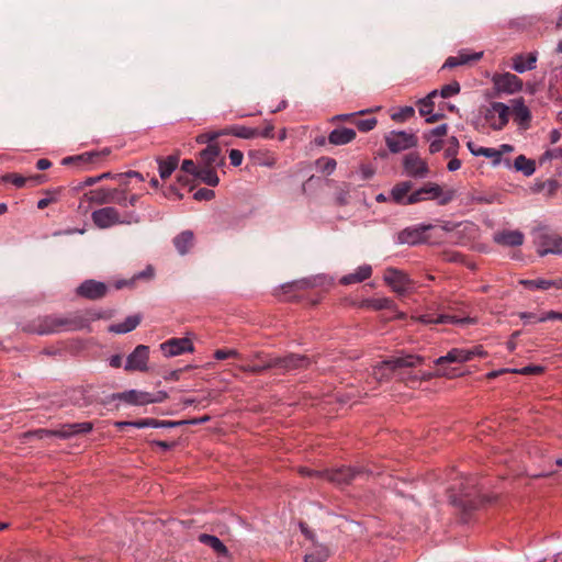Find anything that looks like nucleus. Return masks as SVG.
I'll return each instance as SVG.
<instances>
[{
	"mask_svg": "<svg viewBox=\"0 0 562 562\" xmlns=\"http://www.w3.org/2000/svg\"><path fill=\"white\" fill-rule=\"evenodd\" d=\"M127 193L123 188H97L86 192L79 200L78 209L87 213L92 204L106 205L117 204L126 207Z\"/></svg>",
	"mask_w": 562,
	"mask_h": 562,
	"instance_id": "1",
	"label": "nucleus"
},
{
	"mask_svg": "<svg viewBox=\"0 0 562 562\" xmlns=\"http://www.w3.org/2000/svg\"><path fill=\"white\" fill-rule=\"evenodd\" d=\"M92 223L100 229H105L114 225L137 223L138 218L134 212L122 215L114 206H104L91 213Z\"/></svg>",
	"mask_w": 562,
	"mask_h": 562,
	"instance_id": "2",
	"label": "nucleus"
},
{
	"mask_svg": "<svg viewBox=\"0 0 562 562\" xmlns=\"http://www.w3.org/2000/svg\"><path fill=\"white\" fill-rule=\"evenodd\" d=\"M102 317V312L94 310L78 311L68 315H58L59 333L89 329L91 322Z\"/></svg>",
	"mask_w": 562,
	"mask_h": 562,
	"instance_id": "3",
	"label": "nucleus"
},
{
	"mask_svg": "<svg viewBox=\"0 0 562 562\" xmlns=\"http://www.w3.org/2000/svg\"><path fill=\"white\" fill-rule=\"evenodd\" d=\"M423 357L417 355H404L391 357L383 360L379 366L374 368V376L378 380H389L391 373L396 372L403 368H413L423 363Z\"/></svg>",
	"mask_w": 562,
	"mask_h": 562,
	"instance_id": "4",
	"label": "nucleus"
},
{
	"mask_svg": "<svg viewBox=\"0 0 562 562\" xmlns=\"http://www.w3.org/2000/svg\"><path fill=\"white\" fill-rule=\"evenodd\" d=\"M454 195V190L443 191L438 183L427 182L408 195L407 203L416 204L423 201L437 200L439 205H446Z\"/></svg>",
	"mask_w": 562,
	"mask_h": 562,
	"instance_id": "5",
	"label": "nucleus"
},
{
	"mask_svg": "<svg viewBox=\"0 0 562 562\" xmlns=\"http://www.w3.org/2000/svg\"><path fill=\"white\" fill-rule=\"evenodd\" d=\"M535 244L540 257H544L548 254H562V237L546 227H539L536 231Z\"/></svg>",
	"mask_w": 562,
	"mask_h": 562,
	"instance_id": "6",
	"label": "nucleus"
},
{
	"mask_svg": "<svg viewBox=\"0 0 562 562\" xmlns=\"http://www.w3.org/2000/svg\"><path fill=\"white\" fill-rule=\"evenodd\" d=\"M459 496H454L452 503L468 509H475L484 503V498L475 490L474 479L467 477L465 485L461 483Z\"/></svg>",
	"mask_w": 562,
	"mask_h": 562,
	"instance_id": "7",
	"label": "nucleus"
},
{
	"mask_svg": "<svg viewBox=\"0 0 562 562\" xmlns=\"http://www.w3.org/2000/svg\"><path fill=\"white\" fill-rule=\"evenodd\" d=\"M27 334L50 335L59 333L58 315L38 316L22 327Z\"/></svg>",
	"mask_w": 562,
	"mask_h": 562,
	"instance_id": "8",
	"label": "nucleus"
},
{
	"mask_svg": "<svg viewBox=\"0 0 562 562\" xmlns=\"http://www.w3.org/2000/svg\"><path fill=\"white\" fill-rule=\"evenodd\" d=\"M403 170L407 177L425 179L430 173L429 166L416 151L408 153L403 157Z\"/></svg>",
	"mask_w": 562,
	"mask_h": 562,
	"instance_id": "9",
	"label": "nucleus"
},
{
	"mask_svg": "<svg viewBox=\"0 0 562 562\" xmlns=\"http://www.w3.org/2000/svg\"><path fill=\"white\" fill-rule=\"evenodd\" d=\"M117 398L132 405H146L151 403H161L168 398L166 391H158L156 393H148L137 390H131L117 395Z\"/></svg>",
	"mask_w": 562,
	"mask_h": 562,
	"instance_id": "10",
	"label": "nucleus"
},
{
	"mask_svg": "<svg viewBox=\"0 0 562 562\" xmlns=\"http://www.w3.org/2000/svg\"><path fill=\"white\" fill-rule=\"evenodd\" d=\"M385 283L398 295H404L412 291L414 283L408 276L395 268H387L383 277Z\"/></svg>",
	"mask_w": 562,
	"mask_h": 562,
	"instance_id": "11",
	"label": "nucleus"
},
{
	"mask_svg": "<svg viewBox=\"0 0 562 562\" xmlns=\"http://www.w3.org/2000/svg\"><path fill=\"white\" fill-rule=\"evenodd\" d=\"M485 120L494 131L503 130L509 120V106L502 102H493L485 111Z\"/></svg>",
	"mask_w": 562,
	"mask_h": 562,
	"instance_id": "12",
	"label": "nucleus"
},
{
	"mask_svg": "<svg viewBox=\"0 0 562 562\" xmlns=\"http://www.w3.org/2000/svg\"><path fill=\"white\" fill-rule=\"evenodd\" d=\"M385 143L391 153H400L415 147L417 137L413 133L393 131L385 137Z\"/></svg>",
	"mask_w": 562,
	"mask_h": 562,
	"instance_id": "13",
	"label": "nucleus"
},
{
	"mask_svg": "<svg viewBox=\"0 0 562 562\" xmlns=\"http://www.w3.org/2000/svg\"><path fill=\"white\" fill-rule=\"evenodd\" d=\"M270 368L288 372L299 368H306L310 360L305 356L290 353L284 357H269Z\"/></svg>",
	"mask_w": 562,
	"mask_h": 562,
	"instance_id": "14",
	"label": "nucleus"
},
{
	"mask_svg": "<svg viewBox=\"0 0 562 562\" xmlns=\"http://www.w3.org/2000/svg\"><path fill=\"white\" fill-rule=\"evenodd\" d=\"M492 81L498 92L513 94L522 89V80L510 72L494 75Z\"/></svg>",
	"mask_w": 562,
	"mask_h": 562,
	"instance_id": "15",
	"label": "nucleus"
},
{
	"mask_svg": "<svg viewBox=\"0 0 562 562\" xmlns=\"http://www.w3.org/2000/svg\"><path fill=\"white\" fill-rule=\"evenodd\" d=\"M361 473L362 471L360 469L340 467L337 469L324 470V479L337 485H348Z\"/></svg>",
	"mask_w": 562,
	"mask_h": 562,
	"instance_id": "16",
	"label": "nucleus"
},
{
	"mask_svg": "<svg viewBox=\"0 0 562 562\" xmlns=\"http://www.w3.org/2000/svg\"><path fill=\"white\" fill-rule=\"evenodd\" d=\"M76 293L80 297H85L87 300H100L104 297L108 293V286L105 283L101 281H95L93 279H89L83 281L77 289Z\"/></svg>",
	"mask_w": 562,
	"mask_h": 562,
	"instance_id": "17",
	"label": "nucleus"
},
{
	"mask_svg": "<svg viewBox=\"0 0 562 562\" xmlns=\"http://www.w3.org/2000/svg\"><path fill=\"white\" fill-rule=\"evenodd\" d=\"M149 359V348L145 345H138L127 357L125 370L127 371H147Z\"/></svg>",
	"mask_w": 562,
	"mask_h": 562,
	"instance_id": "18",
	"label": "nucleus"
},
{
	"mask_svg": "<svg viewBox=\"0 0 562 562\" xmlns=\"http://www.w3.org/2000/svg\"><path fill=\"white\" fill-rule=\"evenodd\" d=\"M186 425L184 420H159L155 418H144L140 420L135 422H116L115 426L119 429H123L124 427H136V428H145V427H153V428H173Z\"/></svg>",
	"mask_w": 562,
	"mask_h": 562,
	"instance_id": "19",
	"label": "nucleus"
},
{
	"mask_svg": "<svg viewBox=\"0 0 562 562\" xmlns=\"http://www.w3.org/2000/svg\"><path fill=\"white\" fill-rule=\"evenodd\" d=\"M160 349L166 357H175L184 352H192L194 346L189 338H171L162 342Z\"/></svg>",
	"mask_w": 562,
	"mask_h": 562,
	"instance_id": "20",
	"label": "nucleus"
},
{
	"mask_svg": "<svg viewBox=\"0 0 562 562\" xmlns=\"http://www.w3.org/2000/svg\"><path fill=\"white\" fill-rule=\"evenodd\" d=\"M482 57H483V52L471 53L468 49H461V50H459V53L456 56H449L446 59L442 68L443 69L445 68L452 69V68H456L459 66L470 65V64L479 61Z\"/></svg>",
	"mask_w": 562,
	"mask_h": 562,
	"instance_id": "21",
	"label": "nucleus"
},
{
	"mask_svg": "<svg viewBox=\"0 0 562 562\" xmlns=\"http://www.w3.org/2000/svg\"><path fill=\"white\" fill-rule=\"evenodd\" d=\"M493 240L497 245L506 247H517L524 244L525 236L520 231L504 229L493 235Z\"/></svg>",
	"mask_w": 562,
	"mask_h": 562,
	"instance_id": "22",
	"label": "nucleus"
},
{
	"mask_svg": "<svg viewBox=\"0 0 562 562\" xmlns=\"http://www.w3.org/2000/svg\"><path fill=\"white\" fill-rule=\"evenodd\" d=\"M431 228V225L422 227H408L397 235L400 244L417 245L426 241L425 232Z\"/></svg>",
	"mask_w": 562,
	"mask_h": 562,
	"instance_id": "23",
	"label": "nucleus"
},
{
	"mask_svg": "<svg viewBox=\"0 0 562 562\" xmlns=\"http://www.w3.org/2000/svg\"><path fill=\"white\" fill-rule=\"evenodd\" d=\"M418 322L423 324H474L476 323L475 318L464 317L458 318L448 314H440L438 316H434L430 314H424L418 316Z\"/></svg>",
	"mask_w": 562,
	"mask_h": 562,
	"instance_id": "24",
	"label": "nucleus"
},
{
	"mask_svg": "<svg viewBox=\"0 0 562 562\" xmlns=\"http://www.w3.org/2000/svg\"><path fill=\"white\" fill-rule=\"evenodd\" d=\"M438 94L437 90L431 91L428 95L418 101V110L422 116H426L427 123H435L443 117L442 113L432 114L434 101L432 99Z\"/></svg>",
	"mask_w": 562,
	"mask_h": 562,
	"instance_id": "25",
	"label": "nucleus"
},
{
	"mask_svg": "<svg viewBox=\"0 0 562 562\" xmlns=\"http://www.w3.org/2000/svg\"><path fill=\"white\" fill-rule=\"evenodd\" d=\"M110 153H111V150L109 148H104V149H102L100 151L83 153V154L77 155V156L65 157L61 160V164L64 166H69V165H72V164H76L78 166H80V165H88V164L94 162L100 157H105V156L110 155Z\"/></svg>",
	"mask_w": 562,
	"mask_h": 562,
	"instance_id": "26",
	"label": "nucleus"
},
{
	"mask_svg": "<svg viewBox=\"0 0 562 562\" xmlns=\"http://www.w3.org/2000/svg\"><path fill=\"white\" fill-rule=\"evenodd\" d=\"M513 116L514 121L518 124L521 130H527L530 126L531 113L528 106L525 104L522 98H519L513 103Z\"/></svg>",
	"mask_w": 562,
	"mask_h": 562,
	"instance_id": "27",
	"label": "nucleus"
},
{
	"mask_svg": "<svg viewBox=\"0 0 562 562\" xmlns=\"http://www.w3.org/2000/svg\"><path fill=\"white\" fill-rule=\"evenodd\" d=\"M58 429V438L68 439L75 435L90 432L93 429V424L91 422L64 424Z\"/></svg>",
	"mask_w": 562,
	"mask_h": 562,
	"instance_id": "28",
	"label": "nucleus"
},
{
	"mask_svg": "<svg viewBox=\"0 0 562 562\" xmlns=\"http://www.w3.org/2000/svg\"><path fill=\"white\" fill-rule=\"evenodd\" d=\"M159 177L162 180L168 179L172 172L177 169L179 164V154H172L168 157H157Z\"/></svg>",
	"mask_w": 562,
	"mask_h": 562,
	"instance_id": "29",
	"label": "nucleus"
},
{
	"mask_svg": "<svg viewBox=\"0 0 562 562\" xmlns=\"http://www.w3.org/2000/svg\"><path fill=\"white\" fill-rule=\"evenodd\" d=\"M356 131L348 127H338L328 135V142L331 145L340 146L351 143L356 138Z\"/></svg>",
	"mask_w": 562,
	"mask_h": 562,
	"instance_id": "30",
	"label": "nucleus"
},
{
	"mask_svg": "<svg viewBox=\"0 0 562 562\" xmlns=\"http://www.w3.org/2000/svg\"><path fill=\"white\" fill-rule=\"evenodd\" d=\"M513 69L519 74L536 68L537 53L532 52L528 55L518 54L513 57Z\"/></svg>",
	"mask_w": 562,
	"mask_h": 562,
	"instance_id": "31",
	"label": "nucleus"
},
{
	"mask_svg": "<svg viewBox=\"0 0 562 562\" xmlns=\"http://www.w3.org/2000/svg\"><path fill=\"white\" fill-rule=\"evenodd\" d=\"M412 188L413 183L408 180L397 182L391 190L390 199L396 204L409 205L407 203V198Z\"/></svg>",
	"mask_w": 562,
	"mask_h": 562,
	"instance_id": "32",
	"label": "nucleus"
},
{
	"mask_svg": "<svg viewBox=\"0 0 562 562\" xmlns=\"http://www.w3.org/2000/svg\"><path fill=\"white\" fill-rule=\"evenodd\" d=\"M69 401L78 407H87L93 403L89 386H79L70 391Z\"/></svg>",
	"mask_w": 562,
	"mask_h": 562,
	"instance_id": "33",
	"label": "nucleus"
},
{
	"mask_svg": "<svg viewBox=\"0 0 562 562\" xmlns=\"http://www.w3.org/2000/svg\"><path fill=\"white\" fill-rule=\"evenodd\" d=\"M372 274V268L369 265L360 266L355 272L344 276L340 279V283L349 285L353 283H360L369 279Z\"/></svg>",
	"mask_w": 562,
	"mask_h": 562,
	"instance_id": "34",
	"label": "nucleus"
},
{
	"mask_svg": "<svg viewBox=\"0 0 562 562\" xmlns=\"http://www.w3.org/2000/svg\"><path fill=\"white\" fill-rule=\"evenodd\" d=\"M194 235L191 231H183L173 238V245L180 255H186L193 247Z\"/></svg>",
	"mask_w": 562,
	"mask_h": 562,
	"instance_id": "35",
	"label": "nucleus"
},
{
	"mask_svg": "<svg viewBox=\"0 0 562 562\" xmlns=\"http://www.w3.org/2000/svg\"><path fill=\"white\" fill-rule=\"evenodd\" d=\"M140 319V315L127 316L122 323L111 325L109 330L115 334L130 333L139 325Z\"/></svg>",
	"mask_w": 562,
	"mask_h": 562,
	"instance_id": "36",
	"label": "nucleus"
},
{
	"mask_svg": "<svg viewBox=\"0 0 562 562\" xmlns=\"http://www.w3.org/2000/svg\"><path fill=\"white\" fill-rule=\"evenodd\" d=\"M467 353L464 348H453L446 356L439 357L435 360V364L438 367L443 366L445 363H463L467 362Z\"/></svg>",
	"mask_w": 562,
	"mask_h": 562,
	"instance_id": "37",
	"label": "nucleus"
},
{
	"mask_svg": "<svg viewBox=\"0 0 562 562\" xmlns=\"http://www.w3.org/2000/svg\"><path fill=\"white\" fill-rule=\"evenodd\" d=\"M220 147L215 144L207 145L206 148H204L200 153V160L203 167H214L217 165V160L220 157Z\"/></svg>",
	"mask_w": 562,
	"mask_h": 562,
	"instance_id": "38",
	"label": "nucleus"
},
{
	"mask_svg": "<svg viewBox=\"0 0 562 562\" xmlns=\"http://www.w3.org/2000/svg\"><path fill=\"white\" fill-rule=\"evenodd\" d=\"M199 541L210 548H212L220 555H227L228 550L226 546L216 536L201 533Z\"/></svg>",
	"mask_w": 562,
	"mask_h": 562,
	"instance_id": "39",
	"label": "nucleus"
},
{
	"mask_svg": "<svg viewBox=\"0 0 562 562\" xmlns=\"http://www.w3.org/2000/svg\"><path fill=\"white\" fill-rule=\"evenodd\" d=\"M514 167L517 171L522 172L526 177L533 175L536 171V164L533 160L528 159L524 155H519L514 160Z\"/></svg>",
	"mask_w": 562,
	"mask_h": 562,
	"instance_id": "40",
	"label": "nucleus"
},
{
	"mask_svg": "<svg viewBox=\"0 0 562 562\" xmlns=\"http://www.w3.org/2000/svg\"><path fill=\"white\" fill-rule=\"evenodd\" d=\"M195 178L202 180L204 183L211 187L217 186L220 181L214 167H200Z\"/></svg>",
	"mask_w": 562,
	"mask_h": 562,
	"instance_id": "41",
	"label": "nucleus"
},
{
	"mask_svg": "<svg viewBox=\"0 0 562 562\" xmlns=\"http://www.w3.org/2000/svg\"><path fill=\"white\" fill-rule=\"evenodd\" d=\"M223 134H232L244 139H250L259 136V130L247 127L244 125H237L225 131Z\"/></svg>",
	"mask_w": 562,
	"mask_h": 562,
	"instance_id": "42",
	"label": "nucleus"
},
{
	"mask_svg": "<svg viewBox=\"0 0 562 562\" xmlns=\"http://www.w3.org/2000/svg\"><path fill=\"white\" fill-rule=\"evenodd\" d=\"M329 557V550L325 546H315L314 549L306 553L304 562H325Z\"/></svg>",
	"mask_w": 562,
	"mask_h": 562,
	"instance_id": "43",
	"label": "nucleus"
},
{
	"mask_svg": "<svg viewBox=\"0 0 562 562\" xmlns=\"http://www.w3.org/2000/svg\"><path fill=\"white\" fill-rule=\"evenodd\" d=\"M59 429H35V430H29L21 435V439H30V438H37L40 440L57 437L58 438Z\"/></svg>",
	"mask_w": 562,
	"mask_h": 562,
	"instance_id": "44",
	"label": "nucleus"
},
{
	"mask_svg": "<svg viewBox=\"0 0 562 562\" xmlns=\"http://www.w3.org/2000/svg\"><path fill=\"white\" fill-rule=\"evenodd\" d=\"M392 306L393 301L386 297L368 299L361 303V307H368L374 311L391 308Z\"/></svg>",
	"mask_w": 562,
	"mask_h": 562,
	"instance_id": "45",
	"label": "nucleus"
},
{
	"mask_svg": "<svg viewBox=\"0 0 562 562\" xmlns=\"http://www.w3.org/2000/svg\"><path fill=\"white\" fill-rule=\"evenodd\" d=\"M472 154L474 156L492 158L494 165H499L502 160V151H498V149L495 148L477 147V149H472Z\"/></svg>",
	"mask_w": 562,
	"mask_h": 562,
	"instance_id": "46",
	"label": "nucleus"
},
{
	"mask_svg": "<svg viewBox=\"0 0 562 562\" xmlns=\"http://www.w3.org/2000/svg\"><path fill=\"white\" fill-rule=\"evenodd\" d=\"M270 361H269V358H266L262 363L260 364H248V366H240L239 367V370H241L243 372H246V373H252V374H258V373H261L263 371H267V370H270Z\"/></svg>",
	"mask_w": 562,
	"mask_h": 562,
	"instance_id": "47",
	"label": "nucleus"
},
{
	"mask_svg": "<svg viewBox=\"0 0 562 562\" xmlns=\"http://www.w3.org/2000/svg\"><path fill=\"white\" fill-rule=\"evenodd\" d=\"M349 193H350V186L347 183H344V186L339 187L337 192L335 193V202L339 206H344L348 204L349 202Z\"/></svg>",
	"mask_w": 562,
	"mask_h": 562,
	"instance_id": "48",
	"label": "nucleus"
},
{
	"mask_svg": "<svg viewBox=\"0 0 562 562\" xmlns=\"http://www.w3.org/2000/svg\"><path fill=\"white\" fill-rule=\"evenodd\" d=\"M318 168L326 172L327 175H330L335 171L337 162L334 158L329 157H322L316 161Z\"/></svg>",
	"mask_w": 562,
	"mask_h": 562,
	"instance_id": "49",
	"label": "nucleus"
},
{
	"mask_svg": "<svg viewBox=\"0 0 562 562\" xmlns=\"http://www.w3.org/2000/svg\"><path fill=\"white\" fill-rule=\"evenodd\" d=\"M1 180L5 182H11L16 188H22L27 184L26 177H23L19 173H7L1 177Z\"/></svg>",
	"mask_w": 562,
	"mask_h": 562,
	"instance_id": "50",
	"label": "nucleus"
},
{
	"mask_svg": "<svg viewBox=\"0 0 562 562\" xmlns=\"http://www.w3.org/2000/svg\"><path fill=\"white\" fill-rule=\"evenodd\" d=\"M520 283L529 289H538V290L550 289L549 280H544V279L521 280Z\"/></svg>",
	"mask_w": 562,
	"mask_h": 562,
	"instance_id": "51",
	"label": "nucleus"
},
{
	"mask_svg": "<svg viewBox=\"0 0 562 562\" xmlns=\"http://www.w3.org/2000/svg\"><path fill=\"white\" fill-rule=\"evenodd\" d=\"M254 157H255L256 161L262 166L272 167L276 164V157L272 154H270L269 151H265V153L259 151Z\"/></svg>",
	"mask_w": 562,
	"mask_h": 562,
	"instance_id": "52",
	"label": "nucleus"
},
{
	"mask_svg": "<svg viewBox=\"0 0 562 562\" xmlns=\"http://www.w3.org/2000/svg\"><path fill=\"white\" fill-rule=\"evenodd\" d=\"M460 85L458 81H452L446 86H443L441 89H440V95L442 98H450L452 95H456L460 92Z\"/></svg>",
	"mask_w": 562,
	"mask_h": 562,
	"instance_id": "53",
	"label": "nucleus"
},
{
	"mask_svg": "<svg viewBox=\"0 0 562 562\" xmlns=\"http://www.w3.org/2000/svg\"><path fill=\"white\" fill-rule=\"evenodd\" d=\"M353 123L358 127L359 131L369 132V131H372L376 126L378 120L375 117H370V119H364V120H357Z\"/></svg>",
	"mask_w": 562,
	"mask_h": 562,
	"instance_id": "54",
	"label": "nucleus"
},
{
	"mask_svg": "<svg viewBox=\"0 0 562 562\" xmlns=\"http://www.w3.org/2000/svg\"><path fill=\"white\" fill-rule=\"evenodd\" d=\"M414 113H415V110L413 106H404L398 112L393 113L391 115V117L393 121L403 122V121L412 117L414 115Z\"/></svg>",
	"mask_w": 562,
	"mask_h": 562,
	"instance_id": "55",
	"label": "nucleus"
},
{
	"mask_svg": "<svg viewBox=\"0 0 562 562\" xmlns=\"http://www.w3.org/2000/svg\"><path fill=\"white\" fill-rule=\"evenodd\" d=\"M544 371V368L541 366H527L521 369H512L510 372L521 374V375H530V374H541Z\"/></svg>",
	"mask_w": 562,
	"mask_h": 562,
	"instance_id": "56",
	"label": "nucleus"
},
{
	"mask_svg": "<svg viewBox=\"0 0 562 562\" xmlns=\"http://www.w3.org/2000/svg\"><path fill=\"white\" fill-rule=\"evenodd\" d=\"M560 158H562V148L557 147V148L546 150L542 154V156L540 157V162L542 164L544 161H550V160L560 159Z\"/></svg>",
	"mask_w": 562,
	"mask_h": 562,
	"instance_id": "57",
	"label": "nucleus"
},
{
	"mask_svg": "<svg viewBox=\"0 0 562 562\" xmlns=\"http://www.w3.org/2000/svg\"><path fill=\"white\" fill-rule=\"evenodd\" d=\"M467 356V362L472 360L475 357L484 358L487 356V352L484 350V348L481 345L474 346L470 349H465Z\"/></svg>",
	"mask_w": 562,
	"mask_h": 562,
	"instance_id": "58",
	"label": "nucleus"
},
{
	"mask_svg": "<svg viewBox=\"0 0 562 562\" xmlns=\"http://www.w3.org/2000/svg\"><path fill=\"white\" fill-rule=\"evenodd\" d=\"M239 353L236 349H217L214 352V358L217 360H224L227 358H237Z\"/></svg>",
	"mask_w": 562,
	"mask_h": 562,
	"instance_id": "59",
	"label": "nucleus"
},
{
	"mask_svg": "<svg viewBox=\"0 0 562 562\" xmlns=\"http://www.w3.org/2000/svg\"><path fill=\"white\" fill-rule=\"evenodd\" d=\"M215 196V193L211 189L202 188L194 192L193 198L196 201H210Z\"/></svg>",
	"mask_w": 562,
	"mask_h": 562,
	"instance_id": "60",
	"label": "nucleus"
},
{
	"mask_svg": "<svg viewBox=\"0 0 562 562\" xmlns=\"http://www.w3.org/2000/svg\"><path fill=\"white\" fill-rule=\"evenodd\" d=\"M459 140L456 136H451L448 140V147L445 150L446 157H453L458 154Z\"/></svg>",
	"mask_w": 562,
	"mask_h": 562,
	"instance_id": "61",
	"label": "nucleus"
},
{
	"mask_svg": "<svg viewBox=\"0 0 562 562\" xmlns=\"http://www.w3.org/2000/svg\"><path fill=\"white\" fill-rule=\"evenodd\" d=\"M537 321H538V323H542L546 321H562V313L555 312V311H549V312L541 314L537 318Z\"/></svg>",
	"mask_w": 562,
	"mask_h": 562,
	"instance_id": "62",
	"label": "nucleus"
},
{
	"mask_svg": "<svg viewBox=\"0 0 562 562\" xmlns=\"http://www.w3.org/2000/svg\"><path fill=\"white\" fill-rule=\"evenodd\" d=\"M200 167L195 165V162L191 159H184L181 165V170L192 175L195 177L196 172L199 171Z\"/></svg>",
	"mask_w": 562,
	"mask_h": 562,
	"instance_id": "63",
	"label": "nucleus"
},
{
	"mask_svg": "<svg viewBox=\"0 0 562 562\" xmlns=\"http://www.w3.org/2000/svg\"><path fill=\"white\" fill-rule=\"evenodd\" d=\"M447 132H448V125L441 124V125H438L437 127L430 130L425 135V138L430 139L431 136L442 137V136L447 135Z\"/></svg>",
	"mask_w": 562,
	"mask_h": 562,
	"instance_id": "64",
	"label": "nucleus"
}]
</instances>
